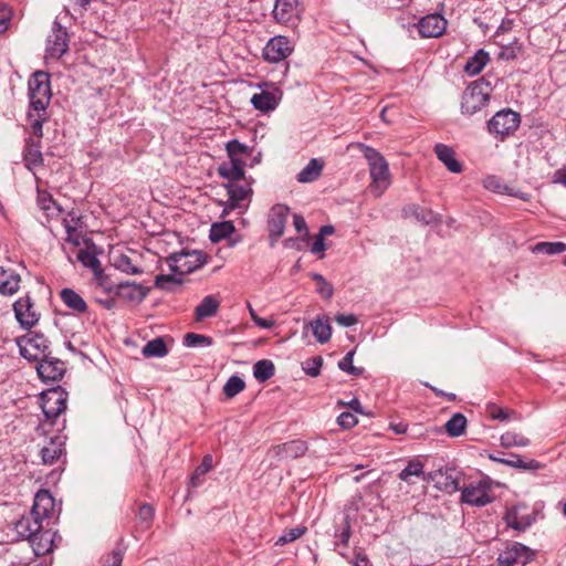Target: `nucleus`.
Instances as JSON below:
<instances>
[{"instance_id": "obj_19", "label": "nucleus", "mask_w": 566, "mask_h": 566, "mask_svg": "<svg viewBox=\"0 0 566 566\" xmlns=\"http://www.w3.org/2000/svg\"><path fill=\"white\" fill-rule=\"evenodd\" d=\"M300 14L298 0H275L273 17L279 23L294 27L300 21Z\"/></svg>"}, {"instance_id": "obj_36", "label": "nucleus", "mask_w": 566, "mask_h": 566, "mask_svg": "<svg viewBox=\"0 0 566 566\" xmlns=\"http://www.w3.org/2000/svg\"><path fill=\"white\" fill-rule=\"evenodd\" d=\"M324 161L319 158H312L307 165L297 174L298 182L307 184L315 181L322 174Z\"/></svg>"}, {"instance_id": "obj_49", "label": "nucleus", "mask_w": 566, "mask_h": 566, "mask_svg": "<svg viewBox=\"0 0 566 566\" xmlns=\"http://www.w3.org/2000/svg\"><path fill=\"white\" fill-rule=\"evenodd\" d=\"M114 265L116 269L126 274H140L143 272L139 266L133 264L132 259L126 254H119L115 256Z\"/></svg>"}, {"instance_id": "obj_57", "label": "nucleus", "mask_w": 566, "mask_h": 566, "mask_svg": "<svg viewBox=\"0 0 566 566\" xmlns=\"http://www.w3.org/2000/svg\"><path fill=\"white\" fill-rule=\"evenodd\" d=\"M521 52V45L517 41H513L507 45H503L501 51L499 52V59L511 61L517 57V54Z\"/></svg>"}, {"instance_id": "obj_45", "label": "nucleus", "mask_w": 566, "mask_h": 566, "mask_svg": "<svg viewBox=\"0 0 566 566\" xmlns=\"http://www.w3.org/2000/svg\"><path fill=\"white\" fill-rule=\"evenodd\" d=\"M489 61V53L483 49H480L474 53V55L468 59L463 71H482Z\"/></svg>"}, {"instance_id": "obj_11", "label": "nucleus", "mask_w": 566, "mask_h": 566, "mask_svg": "<svg viewBox=\"0 0 566 566\" xmlns=\"http://www.w3.org/2000/svg\"><path fill=\"white\" fill-rule=\"evenodd\" d=\"M69 49V32L57 20L54 21L52 33L46 39L44 60L49 64L51 60H59Z\"/></svg>"}, {"instance_id": "obj_40", "label": "nucleus", "mask_w": 566, "mask_h": 566, "mask_svg": "<svg viewBox=\"0 0 566 566\" xmlns=\"http://www.w3.org/2000/svg\"><path fill=\"white\" fill-rule=\"evenodd\" d=\"M213 458L211 454H206L201 463L195 469L190 476V484L193 488L200 486L205 481V475L212 469Z\"/></svg>"}, {"instance_id": "obj_41", "label": "nucleus", "mask_w": 566, "mask_h": 566, "mask_svg": "<svg viewBox=\"0 0 566 566\" xmlns=\"http://www.w3.org/2000/svg\"><path fill=\"white\" fill-rule=\"evenodd\" d=\"M275 374V366L270 359H261L253 366V376L259 382H265Z\"/></svg>"}, {"instance_id": "obj_38", "label": "nucleus", "mask_w": 566, "mask_h": 566, "mask_svg": "<svg viewBox=\"0 0 566 566\" xmlns=\"http://www.w3.org/2000/svg\"><path fill=\"white\" fill-rule=\"evenodd\" d=\"M467 423L465 416L461 412H455L446 422L444 428L449 437L457 438L465 432Z\"/></svg>"}, {"instance_id": "obj_3", "label": "nucleus", "mask_w": 566, "mask_h": 566, "mask_svg": "<svg viewBox=\"0 0 566 566\" xmlns=\"http://www.w3.org/2000/svg\"><path fill=\"white\" fill-rule=\"evenodd\" d=\"M50 75L51 73H32L30 76L28 95L32 111H46L52 97Z\"/></svg>"}, {"instance_id": "obj_25", "label": "nucleus", "mask_w": 566, "mask_h": 566, "mask_svg": "<svg viewBox=\"0 0 566 566\" xmlns=\"http://www.w3.org/2000/svg\"><path fill=\"white\" fill-rule=\"evenodd\" d=\"M523 510L525 507L520 505L506 510L504 521L509 527L523 532L534 523L535 518L530 514H522Z\"/></svg>"}, {"instance_id": "obj_4", "label": "nucleus", "mask_w": 566, "mask_h": 566, "mask_svg": "<svg viewBox=\"0 0 566 566\" xmlns=\"http://www.w3.org/2000/svg\"><path fill=\"white\" fill-rule=\"evenodd\" d=\"M76 260L83 265V268L90 269L93 272L97 286L103 289L106 293H112L114 291V284L105 274L97 258V251L94 244L86 245L85 249H80L76 253Z\"/></svg>"}, {"instance_id": "obj_55", "label": "nucleus", "mask_w": 566, "mask_h": 566, "mask_svg": "<svg viewBox=\"0 0 566 566\" xmlns=\"http://www.w3.org/2000/svg\"><path fill=\"white\" fill-rule=\"evenodd\" d=\"M483 186L485 189L500 195H505V191H509V186L504 185L502 180L494 175L486 176L483 179Z\"/></svg>"}, {"instance_id": "obj_6", "label": "nucleus", "mask_w": 566, "mask_h": 566, "mask_svg": "<svg viewBox=\"0 0 566 566\" xmlns=\"http://www.w3.org/2000/svg\"><path fill=\"white\" fill-rule=\"evenodd\" d=\"M520 123L521 116L518 113L510 108L501 109L488 122V130L494 137L504 140L505 137L514 134Z\"/></svg>"}, {"instance_id": "obj_14", "label": "nucleus", "mask_w": 566, "mask_h": 566, "mask_svg": "<svg viewBox=\"0 0 566 566\" xmlns=\"http://www.w3.org/2000/svg\"><path fill=\"white\" fill-rule=\"evenodd\" d=\"M258 87L261 92L253 94L250 101L253 107L261 112L275 109L282 98V91L266 82L259 84Z\"/></svg>"}, {"instance_id": "obj_64", "label": "nucleus", "mask_w": 566, "mask_h": 566, "mask_svg": "<svg viewBox=\"0 0 566 566\" xmlns=\"http://www.w3.org/2000/svg\"><path fill=\"white\" fill-rule=\"evenodd\" d=\"M124 549L119 546L113 549L107 559V566H122Z\"/></svg>"}, {"instance_id": "obj_20", "label": "nucleus", "mask_w": 566, "mask_h": 566, "mask_svg": "<svg viewBox=\"0 0 566 566\" xmlns=\"http://www.w3.org/2000/svg\"><path fill=\"white\" fill-rule=\"evenodd\" d=\"M45 525L46 523L29 512L28 514H23L13 523V530L17 533V538L19 541L29 542V539L32 538V536H35L34 534L41 531Z\"/></svg>"}, {"instance_id": "obj_43", "label": "nucleus", "mask_w": 566, "mask_h": 566, "mask_svg": "<svg viewBox=\"0 0 566 566\" xmlns=\"http://www.w3.org/2000/svg\"><path fill=\"white\" fill-rule=\"evenodd\" d=\"M142 354L147 357H157L161 358L168 354V348L166 343L161 337L154 338L149 340L142 349Z\"/></svg>"}, {"instance_id": "obj_26", "label": "nucleus", "mask_w": 566, "mask_h": 566, "mask_svg": "<svg viewBox=\"0 0 566 566\" xmlns=\"http://www.w3.org/2000/svg\"><path fill=\"white\" fill-rule=\"evenodd\" d=\"M65 441L66 436H55L51 438L48 446L43 447L41 450V458L44 464H53L63 454H66Z\"/></svg>"}, {"instance_id": "obj_58", "label": "nucleus", "mask_w": 566, "mask_h": 566, "mask_svg": "<svg viewBox=\"0 0 566 566\" xmlns=\"http://www.w3.org/2000/svg\"><path fill=\"white\" fill-rule=\"evenodd\" d=\"M181 281L171 274H159L155 279V286L160 290L171 291L170 285L180 284Z\"/></svg>"}, {"instance_id": "obj_51", "label": "nucleus", "mask_w": 566, "mask_h": 566, "mask_svg": "<svg viewBox=\"0 0 566 566\" xmlns=\"http://www.w3.org/2000/svg\"><path fill=\"white\" fill-rule=\"evenodd\" d=\"M486 412L489 417L493 420H501L505 421L511 419L512 417H515L516 419V412L513 410L504 409L502 407H499L496 403H488L486 405Z\"/></svg>"}, {"instance_id": "obj_33", "label": "nucleus", "mask_w": 566, "mask_h": 566, "mask_svg": "<svg viewBox=\"0 0 566 566\" xmlns=\"http://www.w3.org/2000/svg\"><path fill=\"white\" fill-rule=\"evenodd\" d=\"M424 464L418 460L413 459L408 462V464L400 471L399 479L401 481L407 482L408 484H413L415 481L412 478H418L424 482V478L428 472H424Z\"/></svg>"}, {"instance_id": "obj_16", "label": "nucleus", "mask_w": 566, "mask_h": 566, "mask_svg": "<svg viewBox=\"0 0 566 566\" xmlns=\"http://www.w3.org/2000/svg\"><path fill=\"white\" fill-rule=\"evenodd\" d=\"M29 539V543L35 556H44L52 553L54 547L62 541L61 536L56 531L52 530L49 523Z\"/></svg>"}, {"instance_id": "obj_63", "label": "nucleus", "mask_w": 566, "mask_h": 566, "mask_svg": "<svg viewBox=\"0 0 566 566\" xmlns=\"http://www.w3.org/2000/svg\"><path fill=\"white\" fill-rule=\"evenodd\" d=\"M154 507L150 504H143L138 510V518L148 526L154 518Z\"/></svg>"}, {"instance_id": "obj_62", "label": "nucleus", "mask_w": 566, "mask_h": 566, "mask_svg": "<svg viewBox=\"0 0 566 566\" xmlns=\"http://www.w3.org/2000/svg\"><path fill=\"white\" fill-rule=\"evenodd\" d=\"M324 239V237L317 234L311 247V252L317 255L318 259H323L325 256V251L327 249Z\"/></svg>"}, {"instance_id": "obj_42", "label": "nucleus", "mask_w": 566, "mask_h": 566, "mask_svg": "<svg viewBox=\"0 0 566 566\" xmlns=\"http://www.w3.org/2000/svg\"><path fill=\"white\" fill-rule=\"evenodd\" d=\"M499 462L506 464L509 467L515 468V469L528 470V471L539 470L543 468V464L539 463L538 461L533 460V459L524 460L518 454H511V457L507 458V460H499Z\"/></svg>"}, {"instance_id": "obj_29", "label": "nucleus", "mask_w": 566, "mask_h": 566, "mask_svg": "<svg viewBox=\"0 0 566 566\" xmlns=\"http://www.w3.org/2000/svg\"><path fill=\"white\" fill-rule=\"evenodd\" d=\"M434 154L449 171L453 174H460L462 171V165L455 159L454 150L450 146L437 144L434 146Z\"/></svg>"}, {"instance_id": "obj_7", "label": "nucleus", "mask_w": 566, "mask_h": 566, "mask_svg": "<svg viewBox=\"0 0 566 566\" xmlns=\"http://www.w3.org/2000/svg\"><path fill=\"white\" fill-rule=\"evenodd\" d=\"M207 262V256L203 252L198 250L180 251L172 253L168 256L167 263L172 272L180 274L191 273Z\"/></svg>"}, {"instance_id": "obj_56", "label": "nucleus", "mask_w": 566, "mask_h": 566, "mask_svg": "<svg viewBox=\"0 0 566 566\" xmlns=\"http://www.w3.org/2000/svg\"><path fill=\"white\" fill-rule=\"evenodd\" d=\"M323 366L322 356H314L312 358L306 359L303 364V370L306 375L311 377H317L321 374V368Z\"/></svg>"}, {"instance_id": "obj_35", "label": "nucleus", "mask_w": 566, "mask_h": 566, "mask_svg": "<svg viewBox=\"0 0 566 566\" xmlns=\"http://www.w3.org/2000/svg\"><path fill=\"white\" fill-rule=\"evenodd\" d=\"M274 450L280 457L296 459L305 454L307 451V444L302 440H292L276 446Z\"/></svg>"}, {"instance_id": "obj_28", "label": "nucleus", "mask_w": 566, "mask_h": 566, "mask_svg": "<svg viewBox=\"0 0 566 566\" xmlns=\"http://www.w3.org/2000/svg\"><path fill=\"white\" fill-rule=\"evenodd\" d=\"M20 275L11 270L0 266V293L2 295H12L18 292L20 287Z\"/></svg>"}, {"instance_id": "obj_32", "label": "nucleus", "mask_w": 566, "mask_h": 566, "mask_svg": "<svg viewBox=\"0 0 566 566\" xmlns=\"http://www.w3.org/2000/svg\"><path fill=\"white\" fill-rule=\"evenodd\" d=\"M220 307L219 300L213 295H207L195 308V321L201 322L214 316Z\"/></svg>"}, {"instance_id": "obj_47", "label": "nucleus", "mask_w": 566, "mask_h": 566, "mask_svg": "<svg viewBox=\"0 0 566 566\" xmlns=\"http://www.w3.org/2000/svg\"><path fill=\"white\" fill-rule=\"evenodd\" d=\"M354 355H355V349L353 350H349L339 361H338V368L348 374V375H352V376H361L364 374V368L363 367H356L354 366L353 361H354Z\"/></svg>"}, {"instance_id": "obj_2", "label": "nucleus", "mask_w": 566, "mask_h": 566, "mask_svg": "<svg viewBox=\"0 0 566 566\" xmlns=\"http://www.w3.org/2000/svg\"><path fill=\"white\" fill-rule=\"evenodd\" d=\"M492 91V84L485 77L469 83L462 93L461 113L472 116L482 111L488 105Z\"/></svg>"}, {"instance_id": "obj_50", "label": "nucleus", "mask_w": 566, "mask_h": 566, "mask_svg": "<svg viewBox=\"0 0 566 566\" xmlns=\"http://www.w3.org/2000/svg\"><path fill=\"white\" fill-rule=\"evenodd\" d=\"M566 251V243L556 242H539L533 248V252L544 253L548 255L559 254Z\"/></svg>"}, {"instance_id": "obj_59", "label": "nucleus", "mask_w": 566, "mask_h": 566, "mask_svg": "<svg viewBox=\"0 0 566 566\" xmlns=\"http://www.w3.org/2000/svg\"><path fill=\"white\" fill-rule=\"evenodd\" d=\"M305 533V527H294L283 532L279 537L277 544H287L300 538Z\"/></svg>"}, {"instance_id": "obj_12", "label": "nucleus", "mask_w": 566, "mask_h": 566, "mask_svg": "<svg viewBox=\"0 0 566 566\" xmlns=\"http://www.w3.org/2000/svg\"><path fill=\"white\" fill-rule=\"evenodd\" d=\"M460 478L461 472L459 470L446 467L428 472L424 482H433L439 490L453 493L460 490Z\"/></svg>"}, {"instance_id": "obj_21", "label": "nucleus", "mask_w": 566, "mask_h": 566, "mask_svg": "<svg viewBox=\"0 0 566 566\" xmlns=\"http://www.w3.org/2000/svg\"><path fill=\"white\" fill-rule=\"evenodd\" d=\"M13 311L17 321L25 329L33 327L39 321V314L34 311V305L28 295L15 301Z\"/></svg>"}, {"instance_id": "obj_44", "label": "nucleus", "mask_w": 566, "mask_h": 566, "mask_svg": "<svg viewBox=\"0 0 566 566\" xmlns=\"http://www.w3.org/2000/svg\"><path fill=\"white\" fill-rule=\"evenodd\" d=\"M48 120L46 111H30L28 112V123L35 137L39 139L43 136V124Z\"/></svg>"}, {"instance_id": "obj_13", "label": "nucleus", "mask_w": 566, "mask_h": 566, "mask_svg": "<svg viewBox=\"0 0 566 566\" xmlns=\"http://www.w3.org/2000/svg\"><path fill=\"white\" fill-rule=\"evenodd\" d=\"M534 552L524 544L514 542L507 545L497 556L499 566H525L533 559Z\"/></svg>"}, {"instance_id": "obj_1", "label": "nucleus", "mask_w": 566, "mask_h": 566, "mask_svg": "<svg viewBox=\"0 0 566 566\" xmlns=\"http://www.w3.org/2000/svg\"><path fill=\"white\" fill-rule=\"evenodd\" d=\"M363 155L368 163L371 184L370 192L380 197L390 185L389 166L385 157L375 148L360 145Z\"/></svg>"}, {"instance_id": "obj_30", "label": "nucleus", "mask_w": 566, "mask_h": 566, "mask_svg": "<svg viewBox=\"0 0 566 566\" xmlns=\"http://www.w3.org/2000/svg\"><path fill=\"white\" fill-rule=\"evenodd\" d=\"M115 289L125 298L137 302H142L148 292L142 284L128 281L118 283L116 286L114 285Z\"/></svg>"}, {"instance_id": "obj_27", "label": "nucleus", "mask_w": 566, "mask_h": 566, "mask_svg": "<svg viewBox=\"0 0 566 566\" xmlns=\"http://www.w3.org/2000/svg\"><path fill=\"white\" fill-rule=\"evenodd\" d=\"M244 167V160H234L220 164L217 171L218 175L221 178L227 179L228 182H235L249 179L245 175Z\"/></svg>"}, {"instance_id": "obj_39", "label": "nucleus", "mask_w": 566, "mask_h": 566, "mask_svg": "<svg viewBox=\"0 0 566 566\" xmlns=\"http://www.w3.org/2000/svg\"><path fill=\"white\" fill-rule=\"evenodd\" d=\"M227 155L230 161L244 160V157L252 154V149L238 139H231L226 144Z\"/></svg>"}, {"instance_id": "obj_60", "label": "nucleus", "mask_w": 566, "mask_h": 566, "mask_svg": "<svg viewBox=\"0 0 566 566\" xmlns=\"http://www.w3.org/2000/svg\"><path fill=\"white\" fill-rule=\"evenodd\" d=\"M350 535H352V530H350L349 517L345 516L344 517V526L340 531H336L335 536L338 538V544L347 546Z\"/></svg>"}, {"instance_id": "obj_37", "label": "nucleus", "mask_w": 566, "mask_h": 566, "mask_svg": "<svg viewBox=\"0 0 566 566\" xmlns=\"http://www.w3.org/2000/svg\"><path fill=\"white\" fill-rule=\"evenodd\" d=\"M234 231L235 227L232 221L216 222L210 228L209 239L211 242L218 243L230 237Z\"/></svg>"}, {"instance_id": "obj_52", "label": "nucleus", "mask_w": 566, "mask_h": 566, "mask_svg": "<svg viewBox=\"0 0 566 566\" xmlns=\"http://www.w3.org/2000/svg\"><path fill=\"white\" fill-rule=\"evenodd\" d=\"M409 211L419 222H422L423 224H430L438 220L437 214L427 208L411 206L409 207Z\"/></svg>"}, {"instance_id": "obj_17", "label": "nucleus", "mask_w": 566, "mask_h": 566, "mask_svg": "<svg viewBox=\"0 0 566 566\" xmlns=\"http://www.w3.org/2000/svg\"><path fill=\"white\" fill-rule=\"evenodd\" d=\"M289 212L290 208L281 203L274 205L269 212L268 231L272 247L284 234Z\"/></svg>"}, {"instance_id": "obj_15", "label": "nucleus", "mask_w": 566, "mask_h": 566, "mask_svg": "<svg viewBox=\"0 0 566 566\" xmlns=\"http://www.w3.org/2000/svg\"><path fill=\"white\" fill-rule=\"evenodd\" d=\"M254 182L252 177L247 180L227 182L224 188L229 196L228 202L224 206L222 214H227L230 210L241 208V202L253 193L252 184Z\"/></svg>"}, {"instance_id": "obj_46", "label": "nucleus", "mask_w": 566, "mask_h": 566, "mask_svg": "<svg viewBox=\"0 0 566 566\" xmlns=\"http://www.w3.org/2000/svg\"><path fill=\"white\" fill-rule=\"evenodd\" d=\"M500 442L504 448L527 447L531 443L528 438L513 431L503 433L500 438Z\"/></svg>"}, {"instance_id": "obj_48", "label": "nucleus", "mask_w": 566, "mask_h": 566, "mask_svg": "<svg viewBox=\"0 0 566 566\" xmlns=\"http://www.w3.org/2000/svg\"><path fill=\"white\" fill-rule=\"evenodd\" d=\"M244 388H245L244 380L237 375H232L231 377H229V379L227 380V382L223 386V394L227 398H233L237 395H239L241 391H243Z\"/></svg>"}, {"instance_id": "obj_10", "label": "nucleus", "mask_w": 566, "mask_h": 566, "mask_svg": "<svg viewBox=\"0 0 566 566\" xmlns=\"http://www.w3.org/2000/svg\"><path fill=\"white\" fill-rule=\"evenodd\" d=\"M67 392L61 387H54L41 395V408L48 420L54 421L66 410Z\"/></svg>"}, {"instance_id": "obj_54", "label": "nucleus", "mask_w": 566, "mask_h": 566, "mask_svg": "<svg viewBox=\"0 0 566 566\" xmlns=\"http://www.w3.org/2000/svg\"><path fill=\"white\" fill-rule=\"evenodd\" d=\"M213 344V339L210 336L188 333L184 336V345L186 347H196V346H211Z\"/></svg>"}, {"instance_id": "obj_8", "label": "nucleus", "mask_w": 566, "mask_h": 566, "mask_svg": "<svg viewBox=\"0 0 566 566\" xmlns=\"http://www.w3.org/2000/svg\"><path fill=\"white\" fill-rule=\"evenodd\" d=\"M38 205L49 218L55 219L60 223V227L64 230V242L71 243V221L67 219L71 212L65 211L62 206L46 192L39 195Z\"/></svg>"}, {"instance_id": "obj_34", "label": "nucleus", "mask_w": 566, "mask_h": 566, "mask_svg": "<svg viewBox=\"0 0 566 566\" xmlns=\"http://www.w3.org/2000/svg\"><path fill=\"white\" fill-rule=\"evenodd\" d=\"M312 333L316 340L321 344L327 343L332 337V326L328 317L316 316L310 323Z\"/></svg>"}, {"instance_id": "obj_53", "label": "nucleus", "mask_w": 566, "mask_h": 566, "mask_svg": "<svg viewBox=\"0 0 566 566\" xmlns=\"http://www.w3.org/2000/svg\"><path fill=\"white\" fill-rule=\"evenodd\" d=\"M311 277L317 283L316 292L325 300L332 298L334 294L333 285L319 273H312Z\"/></svg>"}, {"instance_id": "obj_23", "label": "nucleus", "mask_w": 566, "mask_h": 566, "mask_svg": "<svg viewBox=\"0 0 566 566\" xmlns=\"http://www.w3.org/2000/svg\"><path fill=\"white\" fill-rule=\"evenodd\" d=\"M447 24L441 14L431 13L421 18L417 27L422 38H439L446 32Z\"/></svg>"}, {"instance_id": "obj_24", "label": "nucleus", "mask_w": 566, "mask_h": 566, "mask_svg": "<svg viewBox=\"0 0 566 566\" xmlns=\"http://www.w3.org/2000/svg\"><path fill=\"white\" fill-rule=\"evenodd\" d=\"M292 52L290 41L286 36L272 38L263 50L264 57L271 62L284 60Z\"/></svg>"}, {"instance_id": "obj_9", "label": "nucleus", "mask_w": 566, "mask_h": 566, "mask_svg": "<svg viewBox=\"0 0 566 566\" xmlns=\"http://www.w3.org/2000/svg\"><path fill=\"white\" fill-rule=\"evenodd\" d=\"M461 501L471 506H485L494 501L491 484L485 480L471 482L461 491Z\"/></svg>"}, {"instance_id": "obj_61", "label": "nucleus", "mask_w": 566, "mask_h": 566, "mask_svg": "<svg viewBox=\"0 0 566 566\" xmlns=\"http://www.w3.org/2000/svg\"><path fill=\"white\" fill-rule=\"evenodd\" d=\"M337 423L343 429H352L358 423V419L354 413L344 411L337 417Z\"/></svg>"}, {"instance_id": "obj_5", "label": "nucleus", "mask_w": 566, "mask_h": 566, "mask_svg": "<svg viewBox=\"0 0 566 566\" xmlns=\"http://www.w3.org/2000/svg\"><path fill=\"white\" fill-rule=\"evenodd\" d=\"M20 355L29 361H39L49 356L48 339L43 334L30 332L17 338Z\"/></svg>"}, {"instance_id": "obj_31", "label": "nucleus", "mask_w": 566, "mask_h": 566, "mask_svg": "<svg viewBox=\"0 0 566 566\" xmlns=\"http://www.w3.org/2000/svg\"><path fill=\"white\" fill-rule=\"evenodd\" d=\"M23 160L28 169H32L33 167L42 164L43 158L41 153V143L39 139L34 140L33 138H28L25 140Z\"/></svg>"}, {"instance_id": "obj_18", "label": "nucleus", "mask_w": 566, "mask_h": 566, "mask_svg": "<svg viewBox=\"0 0 566 566\" xmlns=\"http://www.w3.org/2000/svg\"><path fill=\"white\" fill-rule=\"evenodd\" d=\"M56 511V503L49 490H39L33 499L30 512L42 520L44 523L51 524Z\"/></svg>"}, {"instance_id": "obj_22", "label": "nucleus", "mask_w": 566, "mask_h": 566, "mask_svg": "<svg viewBox=\"0 0 566 566\" xmlns=\"http://www.w3.org/2000/svg\"><path fill=\"white\" fill-rule=\"evenodd\" d=\"M64 361L51 357H43L38 361L36 371L39 377L44 381H56L61 379L65 373Z\"/></svg>"}]
</instances>
